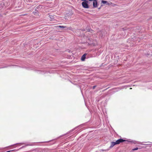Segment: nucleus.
I'll return each instance as SVG.
<instances>
[{
	"instance_id": "nucleus-1",
	"label": "nucleus",
	"mask_w": 152,
	"mask_h": 152,
	"mask_svg": "<svg viewBox=\"0 0 152 152\" xmlns=\"http://www.w3.org/2000/svg\"><path fill=\"white\" fill-rule=\"evenodd\" d=\"M87 42L89 45L95 46L96 44V42L95 40L92 39L91 38H88L87 40Z\"/></svg>"
},
{
	"instance_id": "nucleus-2",
	"label": "nucleus",
	"mask_w": 152,
	"mask_h": 152,
	"mask_svg": "<svg viewBox=\"0 0 152 152\" xmlns=\"http://www.w3.org/2000/svg\"><path fill=\"white\" fill-rule=\"evenodd\" d=\"M88 1H83L82 3V5L83 7L86 9H88L89 8V6L88 4Z\"/></svg>"
},
{
	"instance_id": "nucleus-3",
	"label": "nucleus",
	"mask_w": 152,
	"mask_h": 152,
	"mask_svg": "<svg viewBox=\"0 0 152 152\" xmlns=\"http://www.w3.org/2000/svg\"><path fill=\"white\" fill-rule=\"evenodd\" d=\"M93 1V6L94 8L97 7V3L96 0H92Z\"/></svg>"
},
{
	"instance_id": "nucleus-4",
	"label": "nucleus",
	"mask_w": 152,
	"mask_h": 152,
	"mask_svg": "<svg viewBox=\"0 0 152 152\" xmlns=\"http://www.w3.org/2000/svg\"><path fill=\"white\" fill-rule=\"evenodd\" d=\"M124 141H125L123 139H120L116 140L115 142L117 144H118L120 143L121 142H123Z\"/></svg>"
},
{
	"instance_id": "nucleus-5",
	"label": "nucleus",
	"mask_w": 152,
	"mask_h": 152,
	"mask_svg": "<svg viewBox=\"0 0 152 152\" xmlns=\"http://www.w3.org/2000/svg\"><path fill=\"white\" fill-rule=\"evenodd\" d=\"M116 144H117L116 143V142H111V145L110 146V147L112 148Z\"/></svg>"
},
{
	"instance_id": "nucleus-6",
	"label": "nucleus",
	"mask_w": 152,
	"mask_h": 152,
	"mask_svg": "<svg viewBox=\"0 0 152 152\" xmlns=\"http://www.w3.org/2000/svg\"><path fill=\"white\" fill-rule=\"evenodd\" d=\"M86 54H84L83 55V56H82L81 58V60L82 61H84V60L86 58Z\"/></svg>"
},
{
	"instance_id": "nucleus-7",
	"label": "nucleus",
	"mask_w": 152,
	"mask_h": 152,
	"mask_svg": "<svg viewBox=\"0 0 152 152\" xmlns=\"http://www.w3.org/2000/svg\"><path fill=\"white\" fill-rule=\"evenodd\" d=\"M56 27H59L62 28H66L67 27L66 26H56Z\"/></svg>"
},
{
	"instance_id": "nucleus-8",
	"label": "nucleus",
	"mask_w": 152,
	"mask_h": 152,
	"mask_svg": "<svg viewBox=\"0 0 152 152\" xmlns=\"http://www.w3.org/2000/svg\"><path fill=\"white\" fill-rule=\"evenodd\" d=\"M101 2H102V3L104 4H106V3H107V1L103 0H102L101 1Z\"/></svg>"
},
{
	"instance_id": "nucleus-9",
	"label": "nucleus",
	"mask_w": 152,
	"mask_h": 152,
	"mask_svg": "<svg viewBox=\"0 0 152 152\" xmlns=\"http://www.w3.org/2000/svg\"><path fill=\"white\" fill-rule=\"evenodd\" d=\"M49 17L50 18V20H53V16H51V15H50L49 16Z\"/></svg>"
},
{
	"instance_id": "nucleus-10",
	"label": "nucleus",
	"mask_w": 152,
	"mask_h": 152,
	"mask_svg": "<svg viewBox=\"0 0 152 152\" xmlns=\"http://www.w3.org/2000/svg\"><path fill=\"white\" fill-rule=\"evenodd\" d=\"M138 148H134V150H138Z\"/></svg>"
},
{
	"instance_id": "nucleus-11",
	"label": "nucleus",
	"mask_w": 152,
	"mask_h": 152,
	"mask_svg": "<svg viewBox=\"0 0 152 152\" xmlns=\"http://www.w3.org/2000/svg\"><path fill=\"white\" fill-rule=\"evenodd\" d=\"M81 1H87L86 0H81ZM89 1H92V0H88Z\"/></svg>"
},
{
	"instance_id": "nucleus-12",
	"label": "nucleus",
	"mask_w": 152,
	"mask_h": 152,
	"mask_svg": "<svg viewBox=\"0 0 152 152\" xmlns=\"http://www.w3.org/2000/svg\"><path fill=\"white\" fill-rule=\"evenodd\" d=\"M96 86H93V89H94L95 88V87H96Z\"/></svg>"
},
{
	"instance_id": "nucleus-13",
	"label": "nucleus",
	"mask_w": 152,
	"mask_h": 152,
	"mask_svg": "<svg viewBox=\"0 0 152 152\" xmlns=\"http://www.w3.org/2000/svg\"><path fill=\"white\" fill-rule=\"evenodd\" d=\"M107 4L108 5H110V3H107Z\"/></svg>"
},
{
	"instance_id": "nucleus-14",
	"label": "nucleus",
	"mask_w": 152,
	"mask_h": 152,
	"mask_svg": "<svg viewBox=\"0 0 152 152\" xmlns=\"http://www.w3.org/2000/svg\"><path fill=\"white\" fill-rule=\"evenodd\" d=\"M10 151H7V152H10Z\"/></svg>"
},
{
	"instance_id": "nucleus-15",
	"label": "nucleus",
	"mask_w": 152,
	"mask_h": 152,
	"mask_svg": "<svg viewBox=\"0 0 152 152\" xmlns=\"http://www.w3.org/2000/svg\"><path fill=\"white\" fill-rule=\"evenodd\" d=\"M134 143H135V142L134 141L133 142Z\"/></svg>"
},
{
	"instance_id": "nucleus-16",
	"label": "nucleus",
	"mask_w": 152,
	"mask_h": 152,
	"mask_svg": "<svg viewBox=\"0 0 152 152\" xmlns=\"http://www.w3.org/2000/svg\"><path fill=\"white\" fill-rule=\"evenodd\" d=\"M130 89H132V88H130Z\"/></svg>"
}]
</instances>
